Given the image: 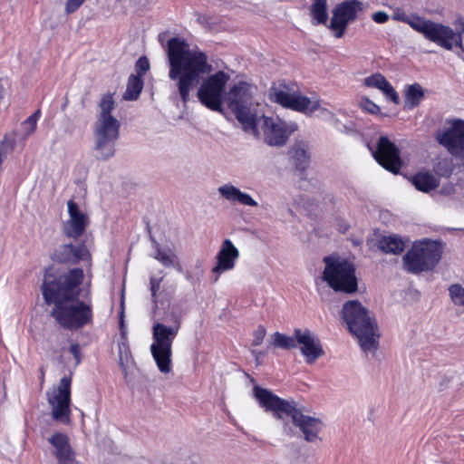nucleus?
Segmentation results:
<instances>
[{
  "instance_id": "nucleus-1",
  "label": "nucleus",
  "mask_w": 464,
  "mask_h": 464,
  "mask_svg": "<svg viewBox=\"0 0 464 464\" xmlns=\"http://www.w3.org/2000/svg\"><path fill=\"white\" fill-rule=\"evenodd\" d=\"M83 270L72 268L57 277L45 275L42 293L47 304H53L51 316L67 330H77L92 324L93 313L91 298V280L86 283L85 301H80Z\"/></svg>"
},
{
  "instance_id": "nucleus-2",
  "label": "nucleus",
  "mask_w": 464,
  "mask_h": 464,
  "mask_svg": "<svg viewBox=\"0 0 464 464\" xmlns=\"http://www.w3.org/2000/svg\"><path fill=\"white\" fill-rule=\"evenodd\" d=\"M169 77L177 81V88L181 101L189 100L190 91L200 82L201 75L212 71L208 56L198 50H191L188 44L179 39L171 38L168 42Z\"/></svg>"
},
{
  "instance_id": "nucleus-3",
  "label": "nucleus",
  "mask_w": 464,
  "mask_h": 464,
  "mask_svg": "<svg viewBox=\"0 0 464 464\" xmlns=\"http://www.w3.org/2000/svg\"><path fill=\"white\" fill-rule=\"evenodd\" d=\"M253 391L255 398L266 411H271L280 420L285 416L290 417L293 424L299 428L306 441L314 442L320 440L319 434L324 427L320 419L304 415L296 408L293 401L283 400L266 389L256 385Z\"/></svg>"
},
{
  "instance_id": "nucleus-4",
  "label": "nucleus",
  "mask_w": 464,
  "mask_h": 464,
  "mask_svg": "<svg viewBox=\"0 0 464 464\" xmlns=\"http://www.w3.org/2000/svg\"><path fill=\"white\" fill-rule=\"evenodd\" d=\"M115 108L112 94H103L99 102V112L93 126V150L100 160H107L115 155V144L120 137V121L111 114Z\"/></svg>"
},
{
  "instance_id": "nucleus-5",
  "label": "nucleus",
  "mask_w": 464,
  "mask_h": 464,
  "mask_svg": "<svg viewBox=\"0 0 464 464\" xmlns=\"http://www.w3.org/2000/svg\"><path fill=\"white\" fill-rule=\"evenodd\" d=\"M342 318L361 349L374 353L379 347L380 333L375 318L367 308L357 300L348 301L343 306Z\"/></svg>"
},
{
  "instance_id": "nucleus-6",
  "label": "nucleus",
  "mask_w": 464,
  "mask_h": 464,
  "mask_svg": "<svg viewBox=\"0 0 464 464\" xmlns=\"http://www.w3.org/2000/svg\"><path fill=\"white\" fill-rule=\"evenodd\" d=\"M256 86L246 82L234 84L225 94V103L235 114L243 130L257 133V107L255 100Z\"/></svg>"
},
{
  "instance_id": "nucleus-7",
  "label": "nucleus",
  "mask_w": 464,
  "mask_h": 464,
  "mask_svg": "<svg viewBox=\"0 0 464 464\" xmlns=\"http://www.w3.org/2000/svg\"><path fill=\"white\" fill-rule=\"evenodd\" d=\"M179 328V322L172 326L161 323L153 325L150 353L159 371L162 373H169L172 370V343Z\"/></svg>"
},
{
  "instance_id": "nucleus-8",
  "label": "nucleus",
  "mask_w": 464,
  "mask_h": 464,
  "mask_svg": "<svg viewBox=\"0 0 464 464\" xmlns=\"http://www.w3.org/2000/svg\"><path fill=\"white\" fill-rule=\"evenodd\" d=\"M271 102L283 107L311 114L320 108V99L317 96L306 97L296 92V85L285 81L273 85L268 92Z\"/></svg>"
},
{
  "instance_id": "nucleus-9",
  "label": "nucleus",
  "mask_w": 464,
  "mask_h": 464,
  "mask_svg": "<svg viewBox=\"0 0 464 464\" xmlns=\"http://www.w3.org/2000/svg\"><path fill=\"white\" fill-rule=\"evenodd\" d=\"M325 267L323 279L327 282L334 291L354 293L357 290V278L355 269L347 260L326 256L324 259Z\"/></svg>"
},
{
  "instance_id": "nucleus-10",
  "label": "nucleus",
  "mask_w": 464,
  "mask_h": 464,
  "mask_svg": "<svg viewBox=\"0 0 464 464\" xmlns=\"http://www.w3.org/2000/svg\"><path fill=\"white\" fill-rule=\"evenodd\" d=\"M442 249L435 241L415 243L403 256L404 268L412 274L431 270L440 261Z\"/></svg>"
},
{
  "instance_id": "nucleus-11",
  "label": "nucleus",
  "mask_w": 464,
  "mask_h": 464,
  "mask_svg": "<svg viewBox=\"0 0 464 464\" xmlns=\"http://www.w3.org/2000/svg\"><path fill=\"white\" fill-rule=\"evenodd\" d=\"M229 79V74L224 71H218L206 78L197 92L199 102L208 109L221 112L225 103V87Z\"/></svg>"
},
{
  "instance_id": "nucleus-12",
  "label": "nucleus",
  "mask_w": 464,
  "mask_h": 464,
  "mask_svg": "<svg viewBox=\"0 0 464 464\" xmlns=\"http://www.w3.org/2000/svg\"><path fill=\"white\" fill-rule=\"evenodd\" d=\"M71 385L72 376L64 375L56 387L47 392L52 417L63 424H69L71 421Z\"/></svg>"
},
{
  "instance_id": "nucleus-13",
  "label": "nucleus",
  "mask_w": 464,
  "mask_h": 464,
  "mask_svg": "<svg viewBox=\"0 0 464 464\" xmlns=\"http://www.w3.org/2000/svg\"><path fill=\"white\" fill-rule=\"evenodd\" d=\"M416 32L446 50H452L454 46H462L461 34L442 24L421 18Z\"/></svg>"
},
{
  "instance_id": "nucleus-14",
  "label": "nucleus",
  "mask_w": 464,
  "mask_h": 464,
  "mask_svg": "<svg viewBox=\"0 0 464 464\" xmlns=\"http://www.w3.org/2000/svg\"><path fill=\"white\" fill-rule=\"evenodd\" d=\"M435 139L450 154L464 160V121H449L443 129L436 131Z\"/></svg>"
},
{
  "instance_id": "nucleus-15",
  "label": "nucleus",
  "mask_w": 464,
  "mask_h": 464,
  "mask_svg": "<svg viewBox=\"0 0 464 464\" xmlns=\"http://www.w3.org/2000/svg\"><path fill=\"white\" fill-rule=\"evenodd\" d=\"M265 141L270 146L284 145L291 133L297 130V125L293 122H285L276 117L263 116L259 119Z\"/></svg>"
},
{
  "instance_id": "nucleus-16",
  "label": "nucleus",
  "mask_w": 464,
  "mask_h": 464,
  "mask_svg": "<svg viewBox=\"0 0 464 464\" xmlns=\"http://www.w3.org/2000/svg\"><path fill=\"white\" fill-rule=\"evenodd\" d=\"M363 8V4L358 0L344 1L335 6L329 27L336 38L344 34L348 24L356 19L357 14Z\"/></svg>"
},
{
  "instance_id": "nucleus-17",
  "label": "nucleus",
  "mask_w": 464,
  "mask_h": 464,
  "mask_svg": "<svg viewBox=\"0 0 464 464\" xmlns=\"http://www.w3.org/2000/svg\"><path fill=\"white\" fill-rule=\"evenodd\" d=\"M295 337L296 339V346L299 347L306 363L312 364L323 356L324 350L320 340L312 331L308 329H295Z\"/></svg>"
},
{
  "instance_id": "nucleus-18",
  "label": "nucleus",
  "mask_w": 464,
  "mask_h": 464,
  "mask_svg": "<svg viewBox=\"0 0 464 464\" xmlns=\"http://www.w3.org/2000/svg\"><path fill=\"white\" fill-rule=\"evenodd\" d=\"M373 156L380 165L391 172L397 173L401 166L399 150L387 137L379 139Z\"/></svg>"
},
{
  "instance_id": "nucleus-19",
  "label": "nucleus",
  "mask_w": 464,
  "mask_h": 464,
  "mask_svg": "<svg viewBox=\"0 0 464 464\" xmlns=\"http://www.w3.org/2000/svg\"><path fill=\"white\" fill-rule=\"evenodd\" d=\"M238 257V249L234 246L230 239H225L217 254V264L212 268V273L216 275L213 281L217 282L219 275L232 270L235 267L236 261Z\"/></svg>"
},
{
  "instance_id": "nucleus-20",
  "label": "nucleus",
  "mask_w": 464,
  "mask_h": 464,
  "mask_svg": "<svg viewBox=\"0 0 464 464\" xmlns=\"http://www.w3.org/2000/svg\"><path fill=\"white\" fill-rule=\"evenodd\" d=\"M67 209L69 219L63 223V232L68 237L76 238L85 231L89 218L73 200L67 202Z\"/></svg>"
},
{
  "instance_id": "nucleus-21",
  "label": "nucleus",
  "mask_w": 464,
  "mask_h": 464,
  "mask_svg": "<svg viewBox=\"0 0 464 464\" xmlns=\"http://www.w3.org/2000/svg\"><path fill=\"white\" fill-rule=\"evenodd\" d=\"M53 258L59 263L74 265L81 260L90 261L91 254L84 245L64 244L55 250ZM89 266H91V262H89Z\"/></svg>"
},
{
  "instance_id": "nucleus-22",
  "label": "nucleus",
  "mask_w": 464,
  "mask_h": 464,
  "mask_svg": "<svg viewBox=\"0 0 464 464\" xmlns=\"http://www.w3.org/2000/svg\"><path fill=\"white\" fill-rule=\"evenodd\" d=\"M48 442L52 447V453L57 459L59 464L73 463L74 452L66 434L56 432L48 439Z\"/></svg>"
},
{
  "instance_id": "nucleus-23",
  "label": "nucleus",
  "mask_w": 464,
  "mask_h": 464,
  "mask_svg": "<svg viewBox=\"0 0 464 464\" xmlns=\"http://www.w3.org/2000/svg\"><path fill=\"white\" fill-rule=\"evenodd\" d=\"M220 197L232 204H240L247 207H257L258 203L251 195L241 191L231 183L224 184L218 188Z\"/></svg>"
},
{
  "instance_id": "nucleus-24",
  "label": "nucleus",
  "mask_w": 464,
  "mask_h": 464,
  "mask_svg": "<svg viewBox=\"0 0 464 464\" xmlns=\"http://www.w3.org/2000/svg\"><path fill=\"white\" fill-rule=\"evenodd\" d=\"M364 84L367 87H372L379 89L383 92V94L394 102L395 104H399L400 97L392 84L386 80V78L381 73H375L372 76H369L364 79Z\"/></svg>"
},
{
  "instance_id": "nucleus-25",
  "label": "nucleus",
  "mask_w": 464,
  "mask_h": 464,
  "mask_svg": "<svg viewBox=\"0 0 464 464\" xmlns=\"http://www.w3.org/2000/svg\"><path fill=\"white\" fill-rule=\"evenodd\" d=\"M411 183L416 189L429 193L439 187L440 180L431 172L420 171L411 178Z\"/></svg>"
},
{
  "instance_id": "nucleus-26",
  "label": "nucleus",
  "mask_w": 464,
  "mask_h": 464,
  "mask_svg": "<svg viewBox=\"0 0 464 464\" xmlns=\"http://www.w3.org/2000/svg\"><path fill=\"white\" fill-rule=\"evenodd\" d=\"M378 247L386 254L398 255L404 250L405 244L397 236H387L379 240Z\"/></svg>"
},
{
  "instance_id": "nucleus-27",
  "label": "nucleus",
  "mask_w": 464,
  "mask_h": 464,
  "mask_svg": "<svg viewBox=\"0 0 464 464\" xmlns=\"http://www.w3.org/2000/svg\"><path fill=\"white\" fill-rule=\"evenodd\" d=\"M424 98V91L419 83L409 85L405 90V107L413 109Z\"/></svg>"
},
{
  "instance_id": "nucleus-28",
  "label": "nucleus",
  "mask_w": 464,
  "mask_h": 464,
  "mask_svg": "<svg viewBox=\"0 0 464 464\" xmlns=\"http://www.w3.org/2000/svg\"><path fill=\"white\" fill-rule=\"evenodd\" d=\"M141 76L142 75H130L127 83L126 91L123 94L124 100L134 101L139 97L143 88Z\"/></svg>"
},
{
  "instance_id": "nucleus-29",
  "label": "nucleus",
  "mask_w": 464,
  "mask_h": 464,
  "mask_svg": "<svg viewBox=\"0 0 464 464\" xmlns=\"http://www.w3.org/2000/svg\"><path fill=\"white\" fill-rule=\"evenodd\" d=\"M311 14L315 21L314 24H325L328 19L326 0H313Z\"/></svg>"
},
{
  "instance_id": "nucleus-30",
  "label": "nucleus",
  "mask_w": 464,
  "mask_h": 464,
  "mask_svg": "<svg viewBox=\"0 0 464 464\" xmlns=\"http://www.w3.org/2000/svg\"><path fill=\"white\" fill-rule=\"evenodd\" d=\"M153 257L161 263V265L165 267L179 266L177 256L171 251H165L157 247Z\"/></svg>"
},
{
  "instance_id": "nucleus-31",
  "label": "nucleus",
  "mask_w": 464,
  "mask_h": 464,
  "mask_svg": "<svg viewBox=\"0 0 464 464\" xmlns=\"http://www.w3.org/2000/svg\"><path fill=\"white\" fill-rule=\"evenodd\" d=\"M271 344L275 347H279L283 349H292L296 347V339L295 337V334L293 336H287L279 332H276L271 336Z\"/></svg>"
},
{
  "instance_id": "nucleus-32",
  "label": "nucleus",
  "mask_w": 464,
  "mask_h": 464,
  "mask_svg": "<svg viewBox=\"0 0 464 464\" xmlns=\"http://www.w3.org/2000/svg\"><path fill=\"white\" fill-rule=\"evenodd\" d=\"M392 18L395 21H400L408 24L413 30H417L419 24L422 17L419 15H408L402 9L395 8Z\"/></svg>"
},
{
  "instance_id": "nucleus-33",
  "label": "nucleus",
  "mask_w": 464,
  "mask_h": 464,
  "mask_svg": "<svg viewBox=\"0 0 464 464\" xmlns=\"http://www.w3.org/2000/svg\"><path fill=\"white\" fill-rule=\"evenodd\" d=\"M119 364L124 374L127 373V368L132 362V356L128 343L124 341L119 343Z\"/></svg>"
},
{
  "instance_id": "nucleus-34",
  "label": "nucleus",
  "mask_w": 464,
  "mask_h": 464,
  "mask_svg": "<svg viewBox=\"0 0 464 464\" xmlns=\"http://www.w3.org/2000/svg\"><path fill=\"white\" fill-rule=\"evenodd\" d=\"M448 291L453 304L460 307L464 312V287L459 284H453L449 286Z\"/></svg>"
},
{
  "instance_id": "nucleus-35",
  "label": "nucleus",
  "mask_w": 464,
  "mask_h": 464,
  "mask_svg": "<svg viewBox=\"0 0 464 464\" xmlns=\"http://www.w3.org/2000/svg\"><path fill=\"white\" fill-rule=\"evenodd\" d=\"M41 116V111L37 110L34 114L29 116L23 123H22V129L23 133L25 137L30 136L32 133L34 132L37 126V121Z\"/></svg>"
},
{
  "instance_id": "nucleus-36",
  "label": "nucleus",
  "mask_w": 464,
  "mask_h": 464,
  "mask_svg": "<svg viewBox=\"0 0 464 464\" xmlns=\"http://www.w3.org/2000/svg\"><path fill=\"white\" fill-rule=\"evenodd\" d=\"M360 104L364 111L372 114H378L380 112V107L368 98H362Z\"/></svg>"
},
{
  "instance_id": "nucleus-37",
  "label": "nucleus",
  "mask_w": 464,
  "mask_h": 464,
  "mask_svg": "<svg viewBox=\"0 0 464 464\" xmlns=\"http://www.w3.org/2000/svg\"><path fill=\"white\" fill-rule=\"evenodd\" d=\"M266 334V330L264 326L259 325L253 334V341L252 345L253 346H258L262 343L265 336Z\"/></svg>"
},
{
  "instance_id": "nucleus-38",
  "label": "nucleus",
  "mask_w": 464,
  "mask_h": 464,
  "mask_svg": "<svg viewBox=\"0 0 464 464\" xmlns=\"http://www.w3.org/2000/svg\"><path fill=\"white\" fill-rule=\"evenodd\" d=\"M162 281V277L156 278L154 276L150 277V292L151 296L154 303H157V293L160 288V284Z\"/></svg>"
},
{
  "instance_id": "nucleus-39",
  "label": "nucleus",
  "mask_w": 464,
  "mask_h": 464,
  "mask_svg": "<svg viewBox=\"0 0 464 464\" xmlns=\"http://www.w3.org/2000/svg\"><path fill=\"white\" fill-rule=\"evenodd\" d=\"M85 0H66L64 11L66 14H72L75 12Z\"/></svg>"
},
{
  "instance_id": "nucleus-40",
  "label": "nucleus",
  "mask_w": 464,
  "mask_h": 464,
  "mask_svg": "<svg viewBox=\"0 0 464 464\" xmlns=\"http://www.w3.org/2000/svg\"><path fill=\"white\" fill-rule=\"evenodd\" d=\"M372 19L377 24H384L389 20V15L383 11H378L372 14Z\"/></svg>"
},
{
  "instance_id": "nucleus-41",
  "label": "nucleus",
  "mask_w": 464,
  "mask_h": 464,
  "mask_svg": "<svg viewBox=\"0 0 464 464\" xmlns=\"http://www.w3.org/2000/svg\"><path fill=\"white\" fill-rule=\"evenodd\" d=\"M136 67L140 73H145L149 70L150 64L145 57H141L138 60Z\"/></svg>"
},
{
  "instance_id": "nucleus-42",
  "label": "nucleus",
  "mask_w": 464,
  "mask_h": 464,
  "mask_svg": "<svg viewBox=\"0 0 464 464\" xmlns=\"http://www.w3.org/2000/svg\"><path fill=\"white\" fill-rule=\"evenodd\" d=\"M441 164H444V165H446V166H447V165H448V162H447L446 160H444V161L440 162L438 165H436V167H435L436 171H437L440 175H441V176H448V175H450V169H449L448 168H447V169H442V168L440 167V165H441Z\"/></svg>"
},
{
  "instance_id": "nucleus-43",
  "label": "nucleus",
  "mask_w": 464,
  "mask_h": 464,
  "mask_svg": "<svg viewBox=\"0 0 464 464\" xmlns=\"http://www.w3.org/2000/svg\"><path fill=\"white\" fill-rule=\"evenodd\" d=\"M294 151H295V156H299L300 158H303L304 160L307 159L306 151L302 145H296L294 148Z\"/></svg>"
},
{
  "instance_id": "nucleus-44",
  "label": "nucleus",
  "mask_w": 464,
  "mask_h": 464,
  "mask_svg": "<svg viewBox=\"0 0 464 464\" xmlns=\"http://www.w3.org/2000/svg\"><path fill=\"white\" fill-rule=\"evenodd\" d=\"M70 352L76 359V362H80V346L77 343L72 344L70 348Z\"/></svg>"
},
{
  "instance_id": "nucleus-45",
  "label": "nucleus",
  "mask_w": 464,
  "mask_h": 464,
  "mask_svg": "<svg viewBox=\"0 0 464 464\" xmlns=\"http://www.w3.org/2000/svg\"><path fill=\"white\" fill-rule=\"evenodd\" d=\"M455 24L464 31V17H459L456 20Z\"/></svg>"
},
{
  "instance_id": "nucleus-46",
  "label": "nucleus",
  "mask_w": 464,
  "mask_h": 464,
  "mask_svg": "<svg viewBox=\"0 0 464 464\" xmlns=\"http://www.w3.org/2000/svg\"><path fill=\"white\" fill-rule=\"evenodd\" d=\"M254 353L256 354V360H258V357H259V356H263V355H265V353H261V352H258V353L254 352Z\"/></svg>"
},
{
  "instance_id": "nucleus-47",
  "label": "nucleus",
  "mask_w": 464,
  "mask_h": 464,
  "mask_svg": "<svg viewBox=\"0 0 464 464\" xmlns=\"http://www.w3.org/2000/svg\"><path fill=\"white\" fill-rule=\"evenodd\" d=\"M460 48H461V50H462V51H463V53H464V44H462V46H461Z\"/></svg>"
}]
</instances>
